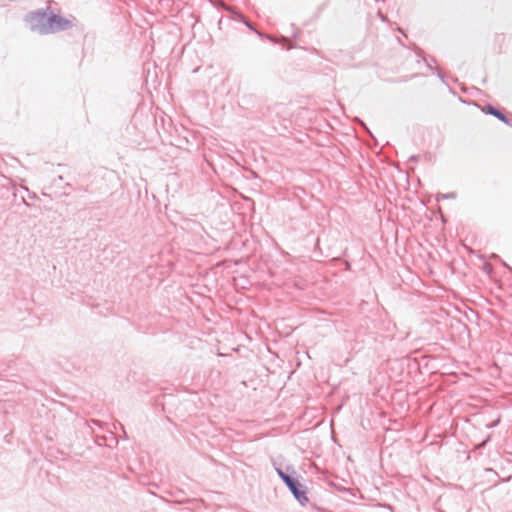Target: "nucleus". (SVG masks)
I'll return each mask as SVG.
<instances>
[{
  "instance_id": "1",
  "label": "nucleus",
  "mask_w": 512,
  "mask_h": 512,
  "mask_svg": "<svg viewBox=\"0 0 512 512\" xmlns=\"http://www.w3.org/2000/svg\"><path fill=\"white\" fill-rule=\"evenodd\" d=\"M295 473V470L292 467H287V471ZM276 472L278 476L282 479V481L289 488L290 492L296 498V500L304 506L308 502V497L306 495V490L303 488V485L294 477H292L288 472L283 471L281 468H276Z\"/></svg>"
},
{
  "instance_id": "2",
  "label": "nucleus",
  "mask_w": 512,
  "mask_h": 512,
  "mask_svg": "<svg viewBox=\"0 0 512 512\" xmlns=\"http://www.w3.org/2000/svg\"><path fill=\"white\" fill-rule=\"evenodd\" d=\"M49 20L50 15L43 9L31 12L26 16V22L31 30L42 35L50 34Z\"/></svg>"
},
{
  "instance_id": "3",
  "label": "nucleus",
  "mask_w": 512,
  "mask_h": 512,
  "mask_svg": "<svg viewBox=\"0 0 512 512\" xmlns=\"http://www.w3.org/2000/svg\"><path fill=\"white\" fill-rule=\"evenodd\" d=\"M49 21L50 34L69 30L73 27V22L71 20L64 18L60 15L51 14Z\"/></svg>"
},
{
  "instance_id": "4",
  "label": "nucleus",
  "mask_w": 512,
  "mask_h": 512,
  "mask_svg": "<svg viewBox=\"0 0 512 512\" xmlns=\"http://www.w3.org/2000/svg\"><path fill=\"white\" fill-rule=\"evenodd\" d=\"M483 111H485L486 113L496 117L497 119H499L500 121L504 122L505 124H510V121L509 119L506 117V115L500 111L499 109L495 108L494 106L488 104L484 107Z\"/></svg>"
},
{
  "instance_id": "5",
  "label": "nucleus",
  "mask_w": 512,
  "mask_h": 512,
  "mask_svg": "<svg viewBox=\"0 0 512 512\" xmlns=\"http://www.w3.org/2000/svg\"><path fill=\"white\" fill-rule=\"evenodd\" d=\"M314 512H323L321 508L313 507Z\"/></svg>"
},
{
  "instance_id": "6",
  "label": "nucleus",
  "mask_w": 512,
  "mask_h": 512,
  "mask_svg": "<svg viewBox=\"0 0 512 512\" xmlns=\"http://www.w3.org/2000/svg\"><path fill=\"white\" fill-rule=\"evenodd\" d=\"M444 197H451V198H454V197H455V195H454L453 193H451V194H448V195H444Z\"/></svg>"
},
{
  "instance_id": "7",
  "label": "nucleus",
  "mask_w": 512,
  "mask_h": 512,
  "mask_svg": "<svg viewBox=\"0 0 512 512\" xmlns=\"http://www.w3.org/2000/svg\"><path fill=\"white\" fill-rule=\"evenodd\" d=\"M23 203L27 206H29L30 204L23 198Z\"/></svg>"
}]
</instances>
